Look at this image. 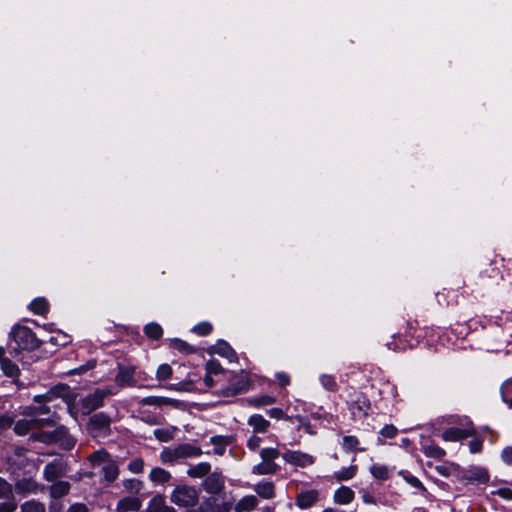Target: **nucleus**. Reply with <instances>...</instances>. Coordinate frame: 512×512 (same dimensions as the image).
Instances as JSON below:
<instances>
[{"instance_id": "nucleus-48", "label": "nucleus", "mask_w": 512, "mask_h": 512, "mask_svg": "<svg viewBox=\"0 0 512 512\" xmlns=\"http://www.w3.org/2000/svg\"><path fill=\"white\" fill-rule=\"evenodd\" d=\"M320 381L323 387L328 390H334L336 388V381L331 375H322Z\"/></svg>"}, {"instance_id": "nucleus-60", "label": "nucleus", "mask_w": 512, "mask_h": 512, "mask_svg": "<svg viewBox=\"0 0 512 512\" xmlns=\"http://www.w3.org/2000/svg\"><path fill=\"white\" fill-rule=\"evenodd\" d=\"M295 419L299 422L300 426L303 427L307 433L313 434V431L311 430V425L305 422L303 417L296 416Z\"/></svg>"}, {"instance_id": "nucleus-21", "label": "nucleus", "mask_w": 512, "mask_h": 512, "mask_svg": "<svg viewBox=\"0 0 512 512\" xmlns=\"http://www.w3.org/2000/svg\"><path fill=\"white\" fill-rule=\"evenodd\" d=\"M149 479L157 484H165L171 479V474L160 467H156L151 470Z\"/></svg>"}, {"instance_id": "nucleus-1", "label": "nucleus", "mask_w": 512, "mask_h": 512, "mask_svg": "<svg viewBox=\"0 0 512 512\" xmlns=\"http://www.w3.org/2000/svg\"><path fill=\"white\" fill-rule=\"evenodd\" d=\"M198 491L191 486H176L170 494V501L182 508H191L198 504Z\"/></svg>"}, {"instance_id": "nucleus-23", "label": "nucleus", "mask_w": 512, "mask_h": 512, "mask_svg": "<svg viewBox=\"0 0 512 512\" xmlns=\"http://www.w3.org/2000/svg\"><path fill=\"white\" fill-rule=\"evenodd\" d=\"M16 491L20 494L35 493L37 484L32 479L23 478L16 483Z\"/></svg>"}, {"instance_id": "nucleus-46", "label": "nucleus", "mask_w": 512, "mask_h": 512, "mask_svg": "<svg viewBox=\"0 0 512 512\" xmlns=\"http://www.w3.org/2000/svg\"><path fill=\"white\" fill-rule=\"evenodd\" d=\"M211 330L212 326L208 322L199 323L193 328V331L200 336L208 335L211 332Z\"/></svg>"}, {"instance_id": "nucleus-13", "label": "nucleus", "mask_w": 512, "mask_h": 512, "mask_svg": "<svg viewBox=\"0 0 512 512\" xmlns=\"http://www.w3.org/2000/svg\"><path fill=\"white\" fill-rule=\"evenodd\" d=\"M210 353L218 354L222 357H225L230 362L236 360L235 351L231 348V346L227 342H225L223 340L218 341L215 345H213L210 348Z\"/></svg>"}, {"instance_id": "nucleus-29", "label": "nucleus", "mask_w": 512, "mask_h": 512, "mask_svg": "<svg viewBox=\"0 0 512 512\" xmlns=\"http://www.w3.org/2000/svg\"><path fill=\"white\" fill-rule=\"evenodd\" d=\"M1 370L7 377H16L19 374V369L16 364H14L9 359H3L1 361Z\"/></svg>"}, {"instance_id": "nucleus-54", "label": "nucleus", "mask_w": 512, "mask_h": 512, "mask_svg": "<svg viewBox=\"0 0 512 512\" xmlns=\"http://www.w3.org/2000/svg\"><path fill=\"white\" fill-rule=\"evenodd\" d=\"M401 475H403V478L405 479V481L407 483H409L411 486L415 487V488H422V484L421 482L419 481L418 478H416L415 476H412V475H409V474H406L404 472H400Z\"/></svg>"}, {"instance_id": "nucleus-37", "label": "nucleus", "mask_w": 512, "mask_h": 512, "mask_svg": "<svg viewBox=\"0 0 512 512\" xmlns=\"http://www.w3.org/2000/svg\"><path fill=\"white\" fill-rule=\"evenodd\" d=\"M144 332L147 337L151 339H159L163 334L162 327L157 323L147 324L144 328Z\"/></svg>"}, {"instance_id": "nucleus-62", "label": "nucleus", "mask_w": 512, "mask_h": 512, "mask_svg": "<svg viewBox=\"0 0 512 512\" xmlns=\"http://www.w3.org/2000/svg\"><path fill=\"white\" fill-rule=\"evenodd\" d=\"M276 377H277L280 385H282V386H286L290 383V379H289L288 375L285 373H278L276 375Z\"/></svg>"}, {"instance_id": "nucleus-18", "label": "nucleus", "mask_w": 512, "mask_h": 512, "mask_svg": "<svg viewBox=\"0 0 512 512\" xmlns=\"http://www.w3.org/2000/svg\"><path fill=\"white\" fill-rule=\"evenodd\" d=\"M370 408L369 403L364 397H360L356 402L352 403L350 406V411L355 419H362L367 415V412Z\"/></svg>"}, {"instance_id": "nucleus-16", "label": "nucleus", "mask_w": 512, "mask_h": 512, "mask_svg": "<svg viewBox=\"0 0 512 512\" xmlns=\"http://www.w3.org/2000/svg\"><path fill=\"white\" fill-rule=\"evenodd\" d=\"M142 506L141 500L137 497H125L117 503V512L139 511Z\"/></svg>"}, {"instance_id": "nucleus-27", "label": "nucleus", "mask_w": 512, "mask_h": 512, "mask_svg": "<svg viewBox=\"0 0 512 512\" xmlns=\"http://www.w3.org/2000/svg\"><path fill=\"white\" fill-rule=\"evenodd\" d=\"M210 464L202 462L192 466L188 471V475L194 478H201L210 472Z\"/></svg>"}, {"instance_id": "nucleus-31", "label": "nucleus", "mask_w": 512, "mask_h": 512, "mask_svg": "<svg viewBox=\"0 0 512 512\" xmlns=\"http://www.w3.org/2000/svg\"><path fill=\"white\" fill-rule=\"evenodd\" d=\"M500 391L503 401L512 408V378L502 384Z\"/></svg>"}, {"instance_id": "nucleus-5", "label": "nucleus", "mask_w": 512, "mask_h": 512, "mask_svg": "<svg viewBox=\"0 0 512 512\" xmlns=\"http://www.w3.org/2000/svg\"><path fill=\"white\" fill-rule=\"evenodd\" d=\"M88 430L93 437H105L110 432V419L103 413L95 414L89 420Z\"/></svg>"}, {"instance_id": "nucleus-10", "label": "nucleus", "mask_w": 512, "mask_h": 512, "mask_svg": "<svg viewBox=\"0 0 512 512\" xmlns=\"http://www.w3.org/2000/svg\"><path fill=\"white\" fill-rule=\"evenodd\" d=\"M463 478L473 483H486L489 480V475L487 470L482 467H470L463 472Z\"/></svg>"}, {"instance_id": "nucleus-49", "label": "nucleus", "mask_w": 512, "mask_h": 512, "mask_svg": "<svg viewBox=\"0 0 512 512\" xmlns=\"http://www.w3.org/2000/svg\"><path fill=\"white\" fill-rule=\"evenodd\" d=\"M49 341L52 344L64 346L69 342V337L63 333H57L55 336H51Z\"/></svg>"}, {"instance_id": "nucleus-28", "label": "nucleus", "mask_w": 512, "mask_h": 512, "mask_svg": "<svg viewBox=\"0 0 512 512\" xmlns=\"http://www.w3.org/2000/svg\"><path fill=\"white\" fill-rule=\"evenodd\" d=\"M69 488L70 485L68 482L59 481L51 486L50 494L53 498H60L68 493Z\"/></svg>"}, {"instance_id": "nucleus-2", "label": "nucleus", "mask_w": 512, "mask_h": 512, "mask_svg": "<svg viewBox=\"0 0 512 512\" xmlns=\"http://www.w3.org/2000/svg\"><path fill=\"white\" fill-rule=\"evenodd\" d=\"M48 413L49 408L46 406H41L38 409H33L32 412L28 414L31 418L17 421L14 426V431L19 435H25L32 428L42 427L46 423V419L40 418L39 416Z\"/></svg>"}, {"instance_id": "nucleus-19", "label": "nucleus", "mask_w": 512, "mask_h": 512, "mask_svg": "<svg viewBox=\"0 0 512 512\" xmlns=\"http://www.w3.org/2000/svg\"><path fill=\"white\" fill-rule=\"evenodd\" d=\"M258 505L257 497L254 495H247L241 498L234 507L235 512H249L254 510Z\"/></svg>"}, {"instance_id": "nucleus-50", "label": "nucleus", "mask_w": 512, "mask_h": 512, "mask_svg": "<svg viewBox=\"0 0 512 512\" xmlns=\"http://www.w3.org/2000/svg\"><path fill=\"white\" fill-rule=\"evenodd\" d=\"M359 441L354 436H345L343 438V447L347 450H354L357 448Z\"/></svg>"}, {"instance_id": "nucleus-32", "label": "nucleus", "mask_w": 512, "mask_h": 512, "mask_svg": "<svg viewBox=\"0 0 512 512\" xmlns=\"http://www.w3.org/2000/svg\"><path fill=\"white\" fill-rule=\"evenodd\" d=\"M176 431L175 427H167V428H160L154 430V436L162 442H167L171 440L174 436V433Z\"/></svg>"}, {"instance_id": "nucleus-45", "label": "nucleus", "mask_w": 512, "mask_h": 512, "mask_svg": "<svg viewBox=\"0 0 512 512\" xmlns=\"http://www.w3.org/2000/svg\"><path fill=\"white\" fill-rule=\"evenodd\" d=\"M223 371L220 363L217 360H210L206 364V372L211 375H217Z\"/></svg>"}, {"instance_id": "nucleus-63", "label": "nucleus", "mask_w": 512, "mask_h": 512, "mask_svg": "<svg viewBox=\"0 0 512 512\" xmlns=\"http://www.w3.org/2000/svg\"><path fill=\"white\" fill-rule=\"evenodd\" d=\"M68 512H88V511H87V508L85 505L74 504L69 508Z\"/></svg>"}, {"instance_id": "nucleus-15", "label": "nucleus", "mask_w": 512, "mask_h": 512, "mask_svg": "<svg viewBox=\"0 0 512 512\" xmlns=\"http://www.w3.org/2000/svg\"><path fill=\"white\" fill-rule=\"evenodd\" d=\"M253 490L263 499L270 500L275 496V486L270 481H260L253 486Z\"/></svg>"}, {"instance_id": "nucleus-57", "label": "nucleus", "mask_w": 512, "mask_h": 512, "mask_svg": "<svg viewBox=\"0 0 512 512\" xmlns=\"http://www.w3.org/2000/svg\"><path fill=\"white\" fill-rule=\"evenodd\" d=\"M211 440L216 445L215 452L219 455L223 454L226 445L223 438L213 437Z\"/></svg>"}, {"instance_id": "nucleus-42", "label": "nucleus", "mask_w": 512, "mask_h": 512, "mask_svg": "<svg viewBox=\"0 0 512 512\" xmlns=\"http://www.w3.org/2000/svg\"><path fill=\"white\" fill-rule=\"evenodd\" d=\"M279 456L276 448H265L260 451V457L263 461L269 463L273 462Z\"/></svg>"}, {"instance_id": "nucleus-17", "label": "nucleus", "mask_w": 512, "mask_h": 512, "mask_svg": "<svg viewBox=\"0 0 512 512\" xmlns=\"http://www.w3.org/2000/svg\"><path fill=\"white\" fill-rule=\"evenodd\" d=\"M354 496L355 494L352 489L347 486H341L334 492L333 500L340 505H347L353 501Z\"/></svg>"}, {"instance_id": "nucleus-59", "label": "nucleus", "mask_w": 512, "mask_h": 512, "mask_svg": "<svg viewBox=\"0 0 512 512\" xmlns=\"http://www.w3.org/2000/svg\"><path fill=\"white\" fill-rule=\"evenodd\" d=\"M261 439L255 435L251 436L247 441V446L250 450L255 451L260 446Z\"/></svg>"}, {"instance_id": "nucleus-3", "label": "nucleus", "mask_w": 512, "mask_h": 512, "mask_svg": "<svg viewBox=\"0 0 512 512\" xmlns=\"http://www.w3.org/2000/svg\"><path fill=\"white\" fill-rule=\"evenodd\" d=\"M115 394L112 388L97 389L81 400L80 410L83 414H89L103 404L106 396Z\"/></svg>"}, {"instance_id": "nucleus-22", "label": "nucleus", "mask_w": 512, "mask_h": 512, "mask_svg": "<svg viewBox=\"0 0 512 512\" xmlns=\"http://www.w3.org/2000/svg\"><path fill=\"white\" fill-rule=\"evenodd\" d=\"M248 424L253 427L254 432H265L270 425L269 421L259 414L252 415L248 419Z\"/></svg>"}, {"instance_id": "nucleus-64", "label": "nucleus", "mask_w": 512, "mask_h": 512, "mask_svg": "<svg viewBox=\"0 0 512 512\" xmlns=\"http://www.w3.org/2000/svg\"><path fill=\"white\" fill-rule=\"evenodd\" d=\"M11 426V420L7 417H0V428H7Z\"/></svg>"}, {"instance_id": "nucleus-36", "label": "nucleus", "mask_w": 512, "mask_h": 512, "mask_svg": "<svg viewBox=\"0 0 512 512\" xmlns=\"http://www.w3.org/2000/svg\"><path fill=\"white\" fill-rule=\"evenodd\" d=\"M21 512H45V505L41 502L30 500L22 504Z\"/></svg>"}, {"instance_id": "nucleus-4", "label": "nucleus", "mask_w": 512, "mask_h": 512, "mask_svg": "<svg viewBox=\"0 0 512 512\" xmlns=\"http://www.w3.org/2000/svg\"><path fill=\"white\" fill-rule=\"evenodd\" d=\"M11 335L21 349H32L38 346L34 333L27 327H14Z\"/></svg>"}, {"instance_id": "nucleus-43", "label": "nucleus", "mask_w": 512, "mask_h": 512, "mask_svg": "<svg viewBox=\"0 0 512 512\" xmlns=\"http://www.w3.org/2000/svg\"><path fill=\"white\" fill-rule=\"evenodd\" d=\"M276 402V399L272 396H261L258 398H254L250 401L251 404H253L256 407L265 406V405H271Z\"/></svg>"}, {"instance_id": "nucleus-39", "label": "nucleus", "mask_w": 512, "mask_h": 512, "mask_svg": "<svg viewBox=\"0 0 512 512\" xmlns=\"http://www.w3.org/2000/svg\"><path fill=\"white\" fill-rule=\"evenodd\" d=\"M89 460L93 465L106 464L107 461H110V457L107 452L104 450L95 451L89 456Z\"/></svg>"}, {"instance_id": "nucleus-40", "label": "nucleus", "mask_w": 512, "mask_h": 512, "mask_svg": "<svg viewBox=\"0 0 512 512\" xmlns=\"http://www.w3.org/2000/svg\"><path fill=\"white\" fill-rule=\"evenodd\" d=\"M123 485L128 492L135 494H138L143 487V483L137 479H127L123 482Z\"/></svg>"}, {"instance_id": "nucleus-6", "label": "nucleus", "mask_w": 512, "mask_h": 512, "mask_svg": "<svg viewBox=\"0 0 512 512\" xmlns=\"http://www.w3.org/2000/svg\"><path fill=\"white\" fill-rule=\"evenodd\" d=\"M282 458L286 463L298 467H307L314 463L312 455L298 450H288L282 454Z\"/></svg>"}, {"instance_id": "nucleus-47", "label": "nucleus", "mask_w": 512, "mask_h": 512, "mask_svg": "<svg viewBox=\"0 0 512 512\" xmlns=\"http://www.w3.org/2000/svg\"><path fill=\"white\" fill-rule=\"evenodd\" d=\"M143 468H144V462L141 458L133 459L128 465V469L132 473H140L143 471Z\"/></svg>"}, {"instance_id": "nucleus-51", "label": "nucleus", "mask_w": 512, "mask_h": 512, "mask_svg": "<svg viewBox=\"0 0 512 512\" xmlns=\"http://www.w3.org/2000/svg\"><path fill=\"white\" fill-rule=\"evenodd\" d=\"M380 434L385 438H393L397 434V428L393 425H386L381 429Z\"/></svg>"}, {"instance_id": "nucleus-7", "label": "nucleus", "mask_w": 512, "mask_h": 512, "mask_svg": "<svg viewBox=\"0 0 512 512\" xmlns=\"http://www.w3.org/2000/svg\"><path fill=\"white\" fill-rule=\"evenodd\" d=\"M134 366H119L118 373L115 376V383L119 387H133L136 385Z\"/></svg>"}, {"instance_id": "nucleus-11", "label": "nucleus", "mask_w": 512, "mask_h": 512, "mask_svg": "<svg viewBox=\"0 0 512 512\" xmlns=\"http://www.w3.org/2000/svg\"><path fill=\"white\" fill-rule=\"evenodd\" d=\"M238 378L237 380L233 379L231 385L223 390L224 396H234L248 388L249 382L246 375L242 373Z\"/></svg>"}, {"instance_id": "nucleus-55", "label": "nucleus", "mask_w": 512, "mask_h": 512, "mask_svg": "<svg viewBox=\"0 0 512 512\" xmlns=\"http://www.w3.org/2000/svg\"><path fill=\"white\" fill-rule=\"evenodd\" d=\"M468 445L471 453H478L482 450V440L479 438H473Z\"/></svg>"}, {"instance_id": "nucleus-58", "label": "nucleus", "mask_w": 512, "mask_h": 512, "mask_svg": "<svg viewBox=\"0 0 512 512\" xmlns=\"http://www.w3.org/2000/svg\"><path fill=\"white\" fill-rule=\"evenodd\" d=\"M268 414L270 417L275 419H291V417L286 416L283 410L280 408H272L268 411Z\"/></svg>"}, {"instance_id": "nucleus-52", "label": "nucleus", "mask_w": 512, "mask_h": 512, "mask_svg": "<svg viewBox=\"0 0 512 512\" xmlns=\"http://www.w3.org/2000/svg\"><path fill=\"white\" fill-rule=\"evenodd\" d=\"M12 492L11 485L0 478V498L8 497Z\"/></svg>"}, {"instance_id": "nucleus-9", "label": "nucleus", "mask_w": 512, "mask_h": 512, "mask_svg": "<svg viewBox=\"0 0 512 512\" xmlns=\"http://www.w3.org/2000/svg\"><path fill=\"white\" fill-rule=\"evenodd\" d=\"M319 499V492L315 489L306 490L299 493L296 497V505L300 509H308Z\"/></svg>"}, {"instance_id": "nucleus-8", "label": "nucleus", "mask_w": 512, "mask_h": 512, "mask_svg": "<svg viewBox=\"0 0 512 512\" xmlns=\"http://www.w3.org/2000/svg\"><path fill=\"white\" fill-rule=\"evenodd\" d=\"M66 474V465L63 461L56 459L53 462L46 465L44 469V476L48 481H54L55 479Z\"/></svg>"}, {"instance_id": "nucleus-33", "label": "nucleus", "mask_w": 512, "mask_h": 512, "mask_svg": "<svg viewBox=\"0 0 512 512\" xmlns=\"http://www.w3.org/2000/svg\"><path fill=\"white\" fill-rule=\"evenodd\" d=\"M29 307L35 314L43 315L48 310V303L45 298H36Z\"/></svg>"}, {"instance_id": "nucleus-56", "label": "nucleus", "mask_w": 512, "mask_h": 512, "mask_svg": "<svg viewBox=\"0 0 512 512\" xmlns=\"http://www.w3.org/2000/svg\"><path fill=\"white\" fill-rule=\"evenodd\" d=\"M501 458L507 465H512V446H508L502 450Z\"/></svg>"}, {"instance_id": "nucleus-12", "label": "nucleus", "mask_w": 512, "mask_h": 512, "mask_svg": "<svg viewBox=\"0 0 512 512\" xmlns=\"http://www.w3.org/2000/svg\"><path fill=\"white\" fill-rule=\"evenodd\" d=\"M203 487L208 493H219L224 488V479L220 474L212 473L203 482Z\"/></svg>"}, {"instance_id": "nucleus-20", "label": "nucleus", "mask_w": 512, "mask_h": 512, "mask_svg": "<svg viewBox=\"0 0 512 512\" xmlns=\"http://www.w3.org/2000/svg\"><path fill=\"white\" fill-rule=\"evenodd\" d=\"M474 434L473 429H460V428H451L446 430L443 433V438L446 441H458Z\"/></svg>"}, {"instance_id": "nucleus-41", "label": "nucleus", "mask_w": 512, "mask_h": 512, "mask_svg": "<svg viewBox=\"0 0 512 512\" xmlns=\"http://www.w3.org/2000/svg\"><path fill=\"white\" fill-rule=\"evenodd\" d=\"M172 375V368L168 364H161L156 371V378L160 381L167 380Z\"/></svg>"}, {"instance_id": "nucleus-14", "label": "nucleus", "mask_w": 512, "mask_h": 512, "mask_svg": "<svg viewBox=\"0 0 512 512\" xmlns=\"http://www.w3.org/2000/svg\"><path fill=\"white\" fill-rule=\"evenodd\" d=\"M146 512H176V510L166 504L164 496L156 495L150 500Z\"/></svg>"}, {"instance_id": "nucleus-53", "label": "nucleus", "mask_w": 512, "mask_h": 512, "mask_svg": "<svg viewBox=\"0 0 512 512\" xmlns=\"http://www.w3.org/2000/svg\"><path fill=\"white\" fill-rule=\"evenodd\" d=\"M505 500H512V489L509 487H502L493 492Z\"/></svg>"}, {"instance_id": "nucleus-61", "label": "nucleus", "mask_w": 512, "mask_h": 512, "mask_svg": "<svg viewBox=\"0 0 512 512\" xmlns=\"http://www.w3.org/2000/svg\"><path fill=\"white\" fill-rule=\"evenodd\" d=\"M146 404H167V403H170L169 400L167 399H162V398H148L144 401Z\"/></svg>"}, {"instance_id": "nucleus-30", "label": "nucleus", "mask_w": 512, "mask_h": 512, "mask_svg": "<svg viewBox=\"0 0 512 512\" xmlns=\"http://www.w3.org/2000/svg\"><path fill=\"white\" fill-rule=\"evenodd\" d=\"M372 476L378 480H386L389 477V469L382 464H374L370 468Z\"/></svg>"}, {"instance_id": "nucleus-35", "label": "nucleus", "mask_w": 512, "mask_h": 512, "mask_svg": "<svg viewBox=\"0 0 512 512\" xmlns=\"http://www.w3.org/2000/svg\"><path fill=\"white\" fill-rule=\"evenodd\" d=\"M160 459H161L162 463H165V464L173 463L176 460L180 459V455H178V448H175V449L165 448L160 454Z\"/></svg>"}, {"instance_id": "nucleus-26", "label": "nucleus", "mask_w": 512, "mask_h": 512, "mask_svg": "<svg viewBox=\"0 0 512 512\" xmlns=\"http://www.w3.org/2000/svg\"><path fill=\"white\" fill-rule=\"evenodd\" d=\"M177 448H178V455H180V458L198 457L202 453L200 448L190 445V444H183V445L178 446Z\"/></svg>"}, {"instance_id": "nucleus-25", "label": "nucleus", "mask_w": 512, "mask_h": 512, "mask_svg": "<svg viewBox=\"0 0 512 512\" xmlns=\"http://www.w3.org/2000/svg\"><path fill=\"white\" fill-rule=\"evenodd\" d=\"M103 473H104V477L107 481L109 482H113L114 480H116V478L118 477L119 475V469H118V466L117 464L110 460V461H107L106 464H104L103 468Z\"/></svg>"}, {"instance_id": "nucleus-38", "label": "nucleus", "mask_w": 512, "mask_h": 512, "mask_svg": "<svg viewBox=\"0 0 512 512\" xmlns=\"http://www.w3.org/2000/svg\"><path fill=\"white\" fill-rule=\"evenodd\" d=\"M357 472V466L352 465L347 468H343L335 473V478L338 481H345L353 478Z\"/></svg>"}, {"instance_id": "nucleus-24", "label": "nucleus", "mask_w": 512, "mask_h": 512, "mask_svg": "<svg viewBox=\"0 0 512 512\" xmlns=\"http://www.w3.org/2000/svg\"><path fill=\"white\" fill-rule=\"evenodd\" d=\"M278 469L277 464L274 462H265L262 460L261 463L255 465L252 469V472L256 475H267L274 474Z\"/></svg>"}, {"instance_id": "nucleus-34", "label": "nucleus", "mask_w": 512, "mask_h": 512, "mask_svg": "<svg viewBox=\"0 0 512 512\" xmlns=\"http://www.w3.org/2000/svg\"><path fill=\"white\" fill-rule=\"evenodd\" d=\"M424 454L428 457L440 459L445 455V451L437 445L430 444L422 447Z\"/></svg>"}, {"instance_id": "nucleus-44", "label": "nucleus", "mask_w": 512, "mask_h": 512, "mask_svg": "<svg viewBox=\"0 0 512 512\" xmlns=\"http://www.w3.org/2000/svg\"><path fill=\"white\" fill-rule=\"evenodd\" d=\"M171 346L181 352H184V353L192 352L191 346L181 339H177V338L172 339Z\"/></svg>"}]
</instances>
